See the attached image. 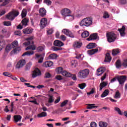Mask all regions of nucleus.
Wrapping results in <instances>:
<instances>
[{"label": "nucleus", "instance_id": "nucleus-1", "mask_svg": "<svg viewBox=\"0 0 127 127\" xmlns=\"http://www.w3.org/2000/svg\"><path fill=\"white\" fill-rule=\"evenodd\" d=\"M32 39H33V37L31 36L29 38H27L26 40L27 42H25L23 43L24 45L26 47L28 46L25 50H35L36 49V46L34 45V43L32 41Z\"/></svg>", "mask_w": 127, "mask_h": 127}, {"label": "nucleus", "instance_id": "nucleus-2", "mask_svg": "<svg viewBox=\"0 0 127 127\" xmlns=\"http://www.w3.org/2000/svg\"><path fill=\"white\" fill-rule=\"evenodd\" d=\"M80 26H86L88 27L93 24V18L92 17H86L82 19L80 23Z\"/></svg>", "mask_w": 127, "mask_h": 127}, {"label": "nucleus", "instance_id": "nucleus-3", "mask_svg": "<svg viewBox=\"0 0 127 127\" xmlns=\"http://www.w3.org/2000/svg\"><path fill=\"white\" fill-rule=\"evenodd\" d=\"M89 73L90 70L87 68L80 70L77 74V76L80 79H86L89 76Z\"/></svg>", "mask_w": 127, "mask_h": 127}, {"label": "nucleus", "instance_id": "nucleus-4", "mask_svg": "<svg viewBox=\"0 0 127 127\" xmlns=\"http://www.w3.org/2000/svg\"><path fill=\"white\" fill-rule=\"evenodd\" d=\"M56 71L58 74H62L63 76L64 77H71L72 73L63 70V68L62 67H59L56 69Z\"/></svg>", "mask_w": 127, "mask_h": 127}, {"label": "nucleus", "instance_id": "nucleus-5", "mask_svg": "<svg viewBox=\"0 0 127 127\" xmlns=\"http://www.w3.org/2000/svg\"><path fill=\"white\" fill-rule=\"evenodd\" d=\"M106 36L108 42H114L117 39V35L113 32H109L107 33Z\"/></svg>", "mask_w": 127, "mask_h": 127}, {"label": "nucleus", "instance_id": "nucleus-6", "mask_svg": "<svg viewBox=\"0 0 127 127\" xmlns=\"http://www.w3.org/2000/svg\"><path fill=\"white\" fill-rule=\"evenodd\" d=\"M19 14V12L17 10H13L8 13L6 17L9 20H13L17 15Z\"/></svg>", "mask_w": 127, "mask_h": 127}, {"label": "nucleus", "instance_id": "nucleus-7", "mask_svg": "<svg viewBox=\"0 0 127 127\" xmlns=\"http://www.w3.org/2000/svg\"><path fill=\"white\" fill-rule=\"evenodd\" d=\"M29 20L28 18H25L24 19H23L21 21V23L19 24L17 26V29H22L23 27H25L27 25V23H28Z\"/></svg>", "mask_w": 127, "mask_h": 127}, {"label": "nucleus", "instance_id": "nucleus-8", "mask_svg": "<svg viewBox=\"0 0 127 127\" xmlns=\"http://www.w3.org/2000/svg\"><path fill=\"white\" fill-rule=\"evenodd\" d=\"M25 63H26L25 62V61L23 59L20 60V61H19L15 66V68L16 69H20L21 68H22V67H23V66H24V65H25Z\"/></svg>", "mask_w": 127, "mask_h": 127}, {"label": "nucleus", "instance_id": "nucleus-9", "mask_svg": "<svg viewBox=\"0 0 127 127\" xmlns=\"http://www.w3.org/2000/svg\"><path fill=\"white\" fill-rule=\"evenodd\" d=\"M62 15H63V16H65V17H67L70 14H71L72 12L70 9L68 8H64L61 11Z\"/></svg>", "mask_w": 127, "mask_h": 127}, {"label": "nucleus", "instance_id": "nucleus-10", "mask_svg": "<svg viewBox=\"0 0 127 127\" xmlns=\"http://www.w3.org/2000/svg\"><path fill=\"white\" fill-rule=\"evenodd\" d=\"M48 20L46 18H43L41 19L40 22V27L41 28H44L47 26Z\"/></svg>", "mask_w": 127, "mask_h": 127}, {"label": "nucleus", "instance_id": "nucleus-11", "mask_svg": "<svg viewBox=\"0 0 127 127\" xmlns=\"http://www.w3.org/2000/svg\"><path fill=\"white\" fill-rule=\"evenodd\" d=\"M38 76H41V71H40V70L38 68H36L33 71L32 78H36Z\"/></svg>", "mask_w": 127, "mask_h": 127}, {"label": "nucleus", "instance_id": "nucleus-12", "mask_svg": "<svg viewBox=\"0 0 127 127\" xmlns=\"http://www.w3.org/2000/svg\"><path fill=\"white\" fill-rule=\"evenodd\" d=\"M126 79L127 77L126 76L124 75H121L117 78L118 82H119L120 85H121L122 86H124V84H125Z\"/></svg>", "mask_w": 127, "mask_h": 127}, {"label": "nucleus", "instance_id": "nucleus-13", "mask_svg": "<svg viewBox=\"0 0 127 127\" xmlns=\"http://www.w3.org/2000/svg\"><path fill=\"white\" fill-rule=\"evenodd\" d=\"M62 32H63V33L65 35L69 36V37H71L72 38H74V35L72 33V32L68 29H64L62 30Z\"/></svg>", "mask_w": 127, "mask_h": 127}, {"label": "nucleus", "instance_id": "nucleus-14", "mask_svg": "<svg viewBox=\"0 0 127 127\" xmlns=\"http://www.w3.org/2000/svg\"><path fill=\"white\" fill-rule=\"evenodd\" d=\"M32 31H33V29L30 27L23 29V33H24V34H30V33H31Z\"/></svg>", "mask_w": 127, "mask_h": 127}, {"label": "nucleus", "instance_id": "nucleus-15", "mask_svg": "<svg viewBox=\"0 0 127 127\" xmlns=\"http://www.w3.org/2000/svg\"><path fill=\"white\" fill-rule=\"evenodd\" d=\"M118 30L120 33L121 36L124 37L126 35V33L125 32V31H126V27H125V26H123L122 28L119 29Z\"/></svg>", "mask_w": 127, "mask_h": 127}, {"label": "nucleus", "instance_id": "nucleus-16", "mask_svg": "<svg viewBox=\"0 0 127 127\" xmlns=\"http://www.w3.org/2000/svg\"><path fill=\"white\" fill-rule=\"evenodd\" d=\"M82 45V42L79 41H76L73 43V47L74 48H80V47H81Z\"/></svg>", "mask_w": 127, "mask_h": 127}, {"label": "nucleus", "instance_id": "nucleus-17", "mask_svg": "<svg viewBox=\"0 0 127 127\" xmlns=\"http://www.w3.org/2000/svg\"><path fill=\"white\" fill-rule=\"evenodd\" d=\"M97 38H98V35L97 33H95L90 35V37L87 39V40L91 41V40H95V39H97Z\"/></svg>", "mask_w": 127, "mask_h": 127}, {"label": "nucleus", "instance_id": "nucleus-18", "mask_svg": "<svg viewBox=\"0 0 127 127\" xmlns=\"http://www.w3.org/2000/svg\"><path fill=\"white\" fill-rule=\"evenodd\" d=\"M54 45H55V46H58L59 47H61V46H63V45H64V44L61 41L58 40H56V41H55L54 43Z\"/></svg>", "mask_w": 127, "mask_h": 127}, {"label": "nucleus", "instance_id": "nucleus-19", "mask_svg": "<svg viewBox=\"0 0 127 127\" xmlns=\"http://www.w3.org/2000/svg\"><path fill=\"white\" fill-rule=\"evenodd\" d=\"M39 11L41 16H45L46 15V10L44 8H40Z\"/></svg>", "mask_w": 127, "mask_h": 127}, {"label": "nucleus", "instance_id": "nucleus-20", "mask_svg": "<svg viewBox=\"0 0 127 127\" xmlns=\"http://www.w3.org/2000/svg\"><path fill=\"white\" fill-rule=\"evenodd\" d=\"M106 86H108L107 82L103 81L101 82L99 85V87H100L99 91H102V90H103V89H104L105 87H106Z\"/></svg>", "mask_w": 127, "mask_h": 127}, {"label": "nucleus", "instance_id": "nucleus-21", "mask_svg": "<svg viewBox=\"0 0 127 127\" xmlns=\"http://www.w3.org/2000/svg\"><path fill=\"white\" fill-rule=\"evenodd\" d=\"M106 86H108L107 82L103 81L101 82L99 85V87H100L99 91H102V90H103V89H104L105 87H106Z\"/></svg>", "mask_w": 127, "mask_h": 127}, {"label": "nucleus", "instance_id": "nucleus-22", "mask_svg": "<svg viewBox=\"0 0 127 127\" xmlns=\"http://www.w3.org/2000/svg\"><path fill=\"white\" fill-rule=\"evenodd\" d=\"M21 119H22V117H21L20 115L14 116V121L15 123H18V122H21Z\"/></svg>", "mask_w": 127, "mask_h": 127}, {"label": "nucleus", "instance_id": "nucleus-23", "mask_svg": "<svg viewBox=\"0 0 127 127\" xmlns=\"http://www.w3.org/2000/svg\"><path fill=\"white\" fill-rule=\"evenodd\" d=\"M52 65H53V63H52V62H51L50 61H48L45 62V63L44 64V66L45 67H46V68H47L48 67H51V66H52Z\"/></svg>", "mask_w": 127, "mask_h": 127}, {"label": "nucleus", "instance_id": "nucleus-24", "mask_svg": "<svg viewBox=\"0 0 127 127\" xmlns=\"http://www.w3.org/2000/svg\"><path fill=\"white\" fill-rule=\"evenodd\" d=\"M99 51V50L98 49H93L91 50L88 51L87 53L89 55H93L95 54V53H97Z\"/></svg>", "mask_w": 127, "mask_h": 127}, {"label": "nucleus", "instance_id": "nucleus-25", "mask_svg": "<svg viewBox=\"0 0 127 127\" xmlns=\"http://www.w3.org/2000/svg\"><path fill=\"white\" fill-rule=\"evenodd\" d=\"M112 61V58L109 53L106 54L105 62H111Z\"/></svg>", "mask_w": 127, "mask_h": 127}, {"label": "nucleus", "instance_id": "nucleus-26", "mask_svg": "<svg viewBox=\"0 0 127 127\" xmlns=\"http://www.w3.org/2000/svg\"><path fill=\"white\" fill-rule=\"evenodd\" d=\"M98 73H97V76H101L103 73L105 72V68L102 67L97 69Z\"/></svg>", "mask_w": 127, "mask_h": 127}, {"label": "nucleus", "instance_id": "nucleus-27", "mask_svg": "<svg viewBox=\"0 0 127 127\" xmlns=\"http://www.w3.org/2000/svg\"><path fill=\"white\" fill-rule=\"evenodd\" d=\"M89 35H90V33H89L88 31H85L81 33V37H82V38H86V37H88Z\"/></svg>", "mask_w": 127, "mask_h": 127}, {"label": "nucleus", "instance_id": "nucleus-28", "mask_svg": "<svg viewBox=\"0 0 127 127\" xmlns=\"http://www.w3.org/2000/svg\"><path fill=\"white\" fill-rule=\"evenodd\" d=\"M57 57H58V56L56 55V54H52L49 56L48 59L50 60H53L54 59H56Z\"/></svg>", "mask_w": 127, "mask_h": 127}, {"label": "nucleus", "instance_id": "nucleus-29", "mask_svg": "<svg viewBox=\"0 0 127 127\" xmlns=\"http://www.w3.org/2000/svg\"><path fill=\"white\" fill-rule=\"evenodd\" d=\"M9 0H0V3L1 6L6 5L8 3Z\"/></svg>", "mask_w": 127, "mask_h": 127}, {"label": "nucleus", "instance_id": "nucleus-30", "mask_svg": "<svg viewBox=\"0 0 127 127\" xmlns=\"http://www.w3.org/2000/svg\"><path fill=\"white\" fill-rule=\"evenodd\" d=\"M109 93H110V91H109V90L108 89L105 90L103 92L102 94L101 95V98H105V97H107V96L109 95Z\"/></svg>", "mask_w": 127, "mask_h": 127}, {"label": "nucleus", "instance_id": "nucleus-31", "mask_svg": "<svg viewBox=\"0 0 127 127\" xmlns=\"http://www.w3.org/2000/svg\"><path fill=\"white\" fill-rule=\"evenodd\" d=\"M34 54V52L33 51H27L25 52L22 56H25V55H27V56H31V55H33Z\"/></svg>", "mask_w": 127, "mask_h": 127}, {"label": "nucleus", "instance_id": "nucleus-32", "mask_svg": "<svg viewBox=\"0 0 127 127\" xmlns=\"http://www.w3.org/2000/svg\"><path fill=\"white\" fill-rule=\"evenodd\" d=\"M116 67L117 69H120L122 67V63H121V60H118L117 61L116 64Z\"/></svg>", "mask_w": 127, "mask_h": 127}, {"label": "nucleus", "instance_id": "nucleus-33", "mask_svg": "<svg viewBox=\"0 0 127 127\" xmlns=\"http://www.w3.org/2000/svg\"><path fill=\"white\" fill-rule=\"evenodd\" d=\"M32 65V63L31 62L28 63L25 66V71H28V70H30Z\"/></svg>", "mask_w": 127, "mask_h": 127}, {"label": "nucleus", "instance_id": "nucleus-34", "mask_svg": "<svg viewBox=\"0 0 127 127\" xmlns=\"http://www.w3.org/2000/svg\"><path fill=\"white\" fill-rule=\"evenodd\" d=\"M96 106L95 104H88L87 109H88L89 110H92V109H94V108H97V106Z\"/></svg>", "mask_w": 127, "mask_h": 127}, {"label": "nucleus", "instance_id": "nucleus-35", "mask_svg": "<svg viewBox=\"0 0 127 127\" xmlns=\"http://www.w3.org/2000/svg\"><path fill=\"white\" fill-rule=\"evenodd\" d=\"M47 116V113L45 112H43L41 113L38 114L37 117L38 118H43Z\"/></svg>", "mask_w": 127, "mask_h": 127}, {"label": "nucleus", "instance_id": "nucleus-36", "mask_svg": "<svg viewBox=\"0 0 127 127\" xmlns=\"http://www.w3.org/2000/svg\"><path fill=\"white\" fill-rule=\"evenodd\" d=\"M120 52V50L118 49H114L112 51V55H113V56H116V55H118Z\"/></svg>", "mask_w": 127, "mask_h": 127}, {"label": "nucleus", "instance_id": "nucleus-37", "mask_svg": "<svg viewBox=\"0 0 127 127\" xmlns=\"http://www.w3.org/2000/svg\"><path fill=\"white\" fill-rule=\"evenodd\" d=\"M95 46L96 44L95 43H89L87 46V48H88V49H92V48H95Z\"/></svg>", "mask_w": 127, "mask_h": 127}, {"label": "nucleus", "instance_id": "nucleus-38", "mask_svg": "<svg viewBox=\"0 0 127 127\" xmlns=\"http://www.w3.org/2000/svg\"><path fill=\"white\" fill-rule=\"evenodd\" d=\"M100 127H108V123L106 122H100L99 123Z\"/></svg>", "mask_w": 127, "mask_h": 127}, {"label": "nucleus", "instance_id": "nucleus-39", "mask_svg": "<svg viewBox=\"0 0 127 127\" xmlns=\"http://www.w3.org/2000/svg\"><path fill=\"white\" fill-rule=\"evenodd\" d=\"M26 14H27V11H26V9H23L21 13L22 17H25V16H26Z\"/></svg>", "mask_w": 127, "mask_h": 127}, {"label": "nucleus", "instance_id": "nucleus-40", "mask_svg": "<svg viewBox=\"0 0 127 127\" xmlns=\"http://www.w3.org/2000/svg\"><path fill=\"white\" fill-rule=\"evenodd\" d=\"M87 86L86 83H81L78 84V87L81 89V90H83V89H85V87Z\"/></svg>", "mask_w": 127, "mask_h": 127}, {"label": "nucleus", "instance_id": "nucleus-41", "mask_svg": "<svg viewBox=\"0 0 127 127\" xmlns=\"http://www.w3.org/2000/svg\"><path fill=\"white\" fill-rule=\"evenodd\" d=\"M11 45L12 48H14V47H17V46L18 45V42L17 41H14L12 43Z\"/></svg>", "mask_w": 127, "mask_h": 127}, {"label": "nucleus", "instance_id": "nucleus-42", "mask_svg": "<svg viewBox=\"0 0 127 127\" xmlns=\"http://www.w3.org/2000/svg\"><path fill=\"white\" fill-rule=\"evenodd\" d=\"M66 17L67 19L69 20V21H72V20H74V15H71V14L67 16Z\"/></svg>", "mask_w": 127, "mask_h": 127}, {"label": "nucleus", "instance_id": "nucleus-43", "mask_svg": "<svg viewBox=\"0 0 127 127\" xmlns=\"http://www.w3.org/2000/svg\"><path fill=\"white\" fill-rule=\"evenodd\" d=\"M52 50L53 51H58V50H62V48L57 47H52Z\"/></svg>", "mask_w": 127, "mask_h": 127}, {"label": "nucleus", "instance_id": "nucleus-44", "mask_svg": "<svg viewBox=\"0 0 127 127\" xmlns=\"http://www.w3.org/2000/svg\"><path fill=\"white\" fill-rule=\"evenodd\" d=\"M115 99H120L121 98V94L119 91H117L114 96Z\"/></svg>", "mask_w": 127, "mask_h": 127}, {"label": "nucleus", "instance_id": "nucleus-45", "mask_svg": "<svg viewBox=\"0 0 127 127\" xmlns=\"http://www.w3.org/2000/svg\"><path fill=\"white\" fill-rule=\"evenodd\" d=\"M3 24L4 26H10L11 25V22L10 21H4Z\"/></svg>", "mask_w": 127, "mask_h": 127}, {"label": "nucleus", "instance_id": "nucleus-46", "mask_svg": "<svg viewBox=\"0 0 127 127\" xmlns=\"http://www.w3.org/2000/svg\"><path fill=\"white\" fill-rule=\"evenodd\" d=\"M53 102H54V98L52 96L50 95L48 103L51 104L52 103H53Z\"/></svg>", "mask_w": 127, "mask_h": 127}, {"label": "nucleus", "instance_id": "nucleus-47", "mask_svg": "<svg viewBox=\"0 0 127 127\" xmlns=\"http://www.w3.org/2000/svg\"><path fill=\"white\" fill-rule=\"evenodd\" d=\"M68 102H69L68 100H65L61 104V107H62V108H63V107H65V106H66V104H68Z\"/></svg>", "mask_w": 127, "mask_h": 127}, {"label": "nucleus", "instance_id": "nucleus-48", "mask_svg": "<svg viewBox=\"0 0 127 127\" xmlns=\"http://www.w3.org/2000/svg\"><path fill=\"white\" fill-rule=\"evenodd\" d=\"M11 48H12L11 45H8L5 48V50L7 52H8V51L11 50Z\"/></svg>", "mask_w": 127, "mask_h": 127}, {"label": "nucleus", "instance_id": "nucleus-49", "mask_svg": "<svg viewBox=\"0 0 127 127\" xmlns=\"http://www.w3.org/2000/svg\"><path fill=\"white\" fill-rule=\"evenodd\" d=\"M44 3H46L47 5H51V3H52V1L50 0H44Z\"/></svg>", "mask_w": 127, "mask_h": 127}, {"label": "nucleus", "instance_id": "nucleus-50", "mask_svg": "<svg viewBox=\"0 0 127 127\" xmlns=\"http://www.w3.org/2000/svg\"><path fill=\"white\" fill-rule=\"evenodd\" d=\"M122 65L124 67H125V68H127V59H125L123 60Z\"/></svg>", "mask_w": 127, "mask_h": 127}, {"label": "nucleus", "instance_id": "nucleus-51", "mask_svg": "<svg viewBox=\"0 0 127 127\" xmlns=\"http://www.w3.org/2000/svg\"><path fill=\"white\" fill-rule=\"evenodd\" d=\"M110 17V15L109 13L107 11H105L103 14V18H109Z\"/></svg>", "mask_w": 127, "mask_h": 127}, {"label": "nucleus", "instance_id": "nucleus-52", "mask_svg": "<svg viewBox=\"0 0 127 127\" xmlns=\"http://www.w3.org/2000/svg\"><path fill=\"white\" fill-rule=\"evenodd\" d=\"M71 63L72 66H73L74 67H76V66H77V61L73 60L71 61Z\"/></svg>", "mask_w": 127, "mask_h": 127}, {"label": "nucleus", "instance_id": "nucleus-53", "mask_svg": "<svg viewBox=\"0 0 127 127\" xmlns=\"http://www.w3.org/2000/svg\"><path fill=\"white\" fill-rule=\"evenodd\" d=\"M5 45V41L3 40H1V41L0 40V46L3 48Z\"/></svg>", "mask_w": 127, "mask_h": 127}, {"label": "nucleus", "instance_id": "nucleus-54", "mask_svg": "<svg viewBox=\"0 0 127 127\" xmlns=\"http://www.w3.org/2000/svg\"><path fill=\"white\" fill-rule=\"evenodd\" d=\"M14 35H17V36H20V35H21V32L20 30L15 31L14 32Z\"/></svg>", "mask_w": 127, "mask_h": 127}, {"label": "nucleus", "instance_id": "nucleus-55", "mask_svg": "<svg viewBox=\"0 0 127 127\" xmlns=\"http://www.w3.org/2000/svg\"><path fill=\"white\" fill-rule=\"evenodd\" d=\"M3 75L4 76H5L6 77H11L12 75L11 74L9 73L8 72H4L3 73Z\"/></svg>", "mask_w": 127, "mask_h": 127}, {"label": "nucleus", "instance_id": "nucleus-56", "mask_svg": "<svg viewBox=\"0 0 127 127\" xmlns=\"http://www.w3.org/2000/svg\"><path fill=\"white\" fill-rule=\"evenodd\" d=\"M38 52H42L44 50V48L43 47H39L37 48Z\"/></svg>", "mask_w": 127, "mask_h": 127}, {"label": "nucleus", "instance_id": "nucleus-57", "mask_svg": "<svg viewBox=\"0 0 127 127\" xmlns=\"http://www.w3.org/2000/svg\"><path fill=\"white\" fill-rule=\"evenodd\" d=\"M0 33L3 34V35H5L6 33H7V30L3 29H2L1 32H0Z\"/></svg>", "mask_w": 127, "mask_h": 127}, {"label": "nucleus", "instance_id": "nucleus-58", "mask_svg": "<svg viewBox=\"0 0 127 127\" xmlns=\"http://www.w3.org/2000/svg\"><path fill=\"white\" fill-rule=\"evenodd\" d=\"M115 111H116V112H118V114L119 115H122V111H121V110H120V108L118 107H115Z\"/></svg>", "mask_w": 127, "mask_h": 127}, {"label": "nucleus", "instance_id": "nucleus-59", "mask_svg": "<svg viewBox=\"0 0 127 127\" xmlns=\"http://www.w3.org/2000/svg\"><path fill=\"white\" fill-rule=\"evenodd\" d=\"M56 79H57V80H58L59 81H61V80H63V78H62V76L61 75H57L56 76Z\"/></svg>", "mask_w": 127, "mask_h": 127}, {"label": "nucleus", "instance_id": "nucleus-60", "mask_svg": "<svg viewBox=\"0 0 127 127\" xmlns=\"http://www.w3.org/2000/svg\"><path fill=\"white\" fill-rule=\"evenodd\" d=\"M90 126L91 127H98V126L97 125V123L94 122L91 123Z\"/></svg>", "mask_w": 127, "mask_h": 127}, {"label": "nucleus", "instance_id": "nucleus-61", "mask_svg": "<svg viewBox=\"0 0 127 127\" xmlns=\"http://www.w3.org/2000/svg\"><path fill=\"white\" fill-rule=\"evenodd\" d=\"M5 12H6L5 10L0 9V16H1L2 15H3V14H5Z\"/></svg>", "mask_w": 127, "mask_h": 127}, {"label": "nucleus", "instance_id": "nucleus-62", "mask_svg": "<svg viewBox=\"0 0 127 127\" xmlns=\"http://www.w3.org/2000/svg\"><path fill=\"white\" fill-rule=\"evenodd\" d=\"M19 51H20V48H15L14 50V53H17V52H19Z\"/></svg>", "mask_w": 127, "mask_h": 127}, {"label": "nucleus", "instance_id": "nucleus-63", "mask_svg": "<svg viewBox=\"0 0 127 127\" xmlns=\"http://www.w3.org/2000/svg\"><path fill=\"white\" fill-rule=\"evenodd\" d=\"M53 33V29H50L47 31V34L49 35L52 34Z\"/></svg>", "mask_w": 127, "mask_h": 127}, {"label": "nucleus", "instance_id": "nucleus-64", "mask_svg": "<svg viewBox=\"0 0 127 127\" xmlns=\"http://www.w3.org/2000/svg\"><path fill=\"white\" fill-rule=\"evenodd\" d=\"M94 92H95V90L94 89V88H92L90 92L87 93V94L89 96H90V95H92V94L94 93Z\"/></svg>", "mask_w": 127, "mask_h": 127}]
</instances>
